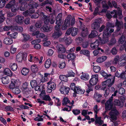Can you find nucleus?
Segmentation results:
<instances>
[{
  "mask_svg": "<svg viewBox=\"0 0 126 126\" xmlns=\"http://www.w3.org/2000/svg\"><path fill=\"white\" fill-rule=\"evenodd\" d=\"M115 77L112 76L111 78H109L107 80L103 81L102 83V89L101 90L105 91L107 88H109L112 86L114 83Z\"/></svg>",
  "mask_w": 126,
  "mask_h": 126,
  "instance_id": "nucleus-1",
  "label": "nucleus"
},
{
  "mask_svg": "<svg viewBox=\"0 0 126 126\" xmlns=\"http://www.w3.org/2000/svg\"><path fill=\"white\" fill-rule=\"evenodd\" d=\"M71 16H68L64 21V24L62 26V29L65 30L67 28L73 26L75 23V19L72 18Z\"/></svg>",
  "mask_w": 126,
  "mask_h": 126,
  "instance_id": "nucleus-2",
  "label": "nucleus"
},
{
  "mask_svg": "<svg viewBox=\"0 0 126 126\" xmlns=\"http://www.w3.org/2000/svg\"><path fill=\"white\" fill-rule=\"evenodd\" d=\"M119 114V112L117 110L115 109L111 110L109 113L111 121L113 122L115 126H117L118 124L116 122H113L117 120V116Z\"/></svg>",
  "mask_w": 126,
  "mask_h": 126,
  "instance_id": "nucleus-3",
  "label": "nucleus"
},
{
  "mask_svg": "<svg viewBox=\"0 0 126 126\" xmlns=\"http://www.w3.org/2000/svg\"><path fill=\"white\" fill-rule=\"evenodd\" d=\"M109 31L108 28H106L103 31V38L102 39L100 40L102 44L107 43L109 41V38L111 34L109 33Z\"/></svg>",
  "mask_w": 126,
  "mask_h": 126,
  "instance_id": "nucleus-4",
  "label": "nucleus"
},
{
  "mask_svg": "<svg viewBox=\"0 0 126 126\" xmlns=\"http://www.w3.org/2000/svg\"><path fill=\"white\" fill-rule=\"evenodd\" d=\"M98 80V75H92V77L89 80V82L90 85L93 86L97 84Z\"/></svg>",
  "mask_w": 126,
  "mask_h": 126,
  "instance_id": "nucleus-5",
  "label": "nucleus"
},
{
  "mask_svg": "<svg viewBox=\"0 0 126 126\" xmlns=\"http://www.w3.org/2000/svg\"><path fill=\"white\" fill-rule=\"evenodd\" d=\"M26 56V53L20 52L16 55V61L18 62H21L24 57Z\"/></svg>",
  "mask_w": 126,
  "mask_h": 126,
  "instance_id": "nucleus-6",
  "label": "nucleus"
},
{
  "mask_svg": "<svg viewBox=\"0 0 126 126\" xmlns=\"http://www.w3.org/2000/svg\"><path fill=\"white\" fill-rule=\"evenodd\" d=\"M11 82L9 85V88L13 90L17 86L18 82L17 80L12 79Z\"/></svg>",
  "mask_w": 126,
  "mask_h": 126,
  "instance_id": "nucleus-7",
  "label": "nucleus"
},
{
  "mask_svg": "<svg viewBox=\"0 0 126 126\" xmlns=\"http://www.w3.org/2000/svg\"><path fill=\"white\" fill-rule=\"evenodd\" d=\"M122 22L119 21L117 19H116V22L115 23V27L116 28V31L119 32L120 31L123 26Z\"/></svg>",
  "mask_w": 126,
  "mask_h": 126,
  "instance_id": "nucleus-8",
  "label": "nucleus"
},
{
  "mask_svg": "<svg viewBox=\"0 0 126 126\" xmlns=\"http://www.w3.org/2000/svg\"><path fill=\"white\" fill-rule=\"evenodd\" d=\"M52 29V27L46 24L44 25L41 28V30L43 32H50Z\"/></svg>",
  "mask_w": 126,
  "mask_h": 126,
  "instance_id": "nucleus-9",
  "label": "nucleus"
},
{
  "mask_svg": "<svg viewBox=\"0 0 126 126\" xmlns=\"http://www.w3.org/2000/svg\"><path fill=\"white\" fill-rule=\"evenodd\" d=\"M70 90L69 87L65 86L62 87L60 89V91L62 94H65L69 93Z\"/></svg>",
  "mask_w": 126,
  "mask_h": 126,
  "instance_id": "nucleus-10",
  "label": "nucleus"
},
{
  "mask_svg": "<svg viewBox=\"0 0 126 126\" xmlns=\"http://www.w3.org/2000/svg\"><path fill=\"white\" fill-rule=\"evenodd\" d=\"M42 100L49 101V102L48 104V105H49L51 106L53 104V102L52 101L51 99L50 96L48 95H45L44 96V97L42 99Z\"/></svg>",
  "mask_w": 126,
  "mask_h": 126,
  "instance_id": "nucleus-11",
  "label": "nucleus"
},
{
  "mask_svg": "<svg viewBox=\"0 0 126 126\" xmlns=\"http://www.w3.org/2000/svg\"><path fill=\"white\" fill-rule=\"evenodd\" d=\"M13 40L10 37H6L3 40V43L5 44L9 45L13 43Z\"/></svg>",
  "mask_w": 126,
  "mask_h": 126,
  "instance_id": "nucleus-12",
  "label": "nucleus"
},
{
  "mask_svg": "<svg viewBox=\"0 0 126 126\" xmlns=\"http://www.w3.org/2000/svg\"><path fill=\"white\" fill-rule=\"evenodd\" d=\"M56 47L59 52L62 53L65 52V48L62 45L58 44L57 46Z\"/></svg>",
  "mask_w": 126,
  "mask_h": 126,
  "instance_id": "nucleus-13",
  "label": "nucleus"
},
{
  "mask_svg": "<svg viewBox=\"0 0 126 126\" xmlns=\"http://www.w3.org/2000/svg\"><path fill=\"white\" fill-rule=\"evenodd\" d=\"M62 33L61 31H58L52 33V37L54 39H57L61 36Z\"/></svg>",
  "mask_w": 126,
  "mask_h": 126,
  "instance_id": "nucleus-14",
  "label": "nucleus"
},
{
  "mask_svg": "<svg viewBox=\"0 0 126 126\" xmlns=\"http://www.w3.org/2000/svg\"><path fill=\"white\" fill-rule=\"evenodd\" d=\"M100 27V23L98 21L95 20L92 24V28L94 29L97 30Z\"/></svg>",
  "mask_w": 126,
  "mask_h": 126,
  "instance_id": "nucleus-15",
  "label": "nucleus"
},
{
  "mask_svg": "<svg viewBox=\"0 0 126 126\" xmlns=\"http://www.w3.org/2000/svg\"><path fill=\"white\" fill-rule=\"evenodd\" d=\"M88 30L87 28L84 27L82 28V30L81 33V35L83 37H85L88 34Z\"/></svg>",
  "mask_w": 126,
  "mask_h": 126,
  "instance_id": "nucleus-16",
  "label": "nucleus"
},
{
  "mask_svg": "<svg viewBox=\"0 0 126 126\" xmlns=\"http://www.w3.org/2000/svg\"><path fill=\"white\" fill-rule=\"evenodd\" d=\"M47 84H48L47 88H51L53 90L55 89L56 85L54 82L50 81L47 83Z\"/></svg>",
  "mask_w": 126,
  "mask_h": 126,
  "instance_id": "nucleus-17",
  "label": "nucleus"
},
{
  "mask_svg": "<svg viewBox=\"0 0 126 126\" xmlns=\"http://www.w3.org/2000/svg\"><path fill=\"white\" fill-rule=\"evenodd\" d=\"M16 1L15 0H12L10 1L6 5L5 7L10 8L13 6H16Z\"/></svg>",
  "mask_w": 126,
  "mask_h": 126,
  "instance_id": "nucleus-18",
  "label": "nucleus"
},
{
  "mask_svg": "<svg viewBox=\"0 0 126 126\" xmlns=\"http://www.w3.org/2000/svg\"><path fill=\"white\" fill-rule=\"evenodd\" d=\"M99 45V40H96L95 42L91 44L90 47L93 49H95Z\"/></svg>",
  "mask_w": 126,
  "mask_h": 126,
  "instance_id": "nucleus-19",
  "label": "nucleus"
},
{
  "mask_svg": "<svg viewBox=\"0 0 126 126\" xmlns=\"http://www.w3.org/2000/svg\"><path fill=\"white\" fill-rule=\"evenodd\" d=\"M100 74L103 77H104V79H108L110 77V78H111V77L112 76L111 74H108L107 73L105 72V71H100Z\"/></svg>",
  "mask_w": 126,
  "mask_h": 126,
  "instance_id": "nucleus-20",
  "label": "nucleus"
},
{
  "mask_svg": "<svg viewBox=\"0 0 126 126\" xmlns=\"http://www.w3.org/2000/svg\"><path fill=\"white\" fill-rule=\"evenodd\" d=\"M24 18L22 16H18L15 18V21L17 23L21 24L23 21Z\"/></svg>",
  "mask_w": 126,
  "mask_h": 126,
  "instance_id": "nucleus-21",
  "label": "nucleus"
},
{
  "mask_svg": "<svg viewBox=\"0 0 126 126\" xmlns=\"http://www.w3.org/2000/svg\"><path fill=\"white\" fill-rule=\"evenodd\" d=\"M94 98L96 100V102L98 103L100 102V98L102 96V95L97 93H95L94 94Z\"/></svg>",
  "mask_w": 126,
  "mask_h": 126,
  "instance_id": "nucleus-22",
  "label": "nucleus"
},
{
  "mask_svg": "<svg viewBox=\"0 0 126 126\" xmlns=\"http://www.w3.org/2000/svg\"><path fill=\"white\" fill-rule=\"evenodd\" d=\"M62 39L68 45H69L72 42V40L69 36L64 37Z\"/></svg>",
  "mask_w": 126,
  "mask_h": 126,
  "instance_id": "nucleus-23",
  "label": "nucleus"
},
{
  "mask_svg": "<svg viewBox=\"0 0 126 126\" xmlns=\"http://www.w3.org/2000/svg\"><path fill=\"white\" fill-rule=\"evenodd\" d=\"M107 56H103L98 58L96 60L97 62L99 63H101L107 59Z\"/></svg>",
  "mask_w": 126,
  "mask_h": 126,
  "instance_id": "nucleus-24",
  "label": "nucleus"
},
{
  "mask_svg": "<svg viewBox=\"0 0 126 126\" xmlns=\"http://www.w3.org/2000/svg\"><path fill=\"white\" fill-rule=\"evenodd\" d=\"M1 80L2 83L4 84H6L8 83L9 81L8 77L7 76L1 78Z\"/></svg>",
  "mask_w": 126,
  "mask_h": 126,
  "instance_id": "nucleus-25",
  "label": "nucleus"
},
{
  "mask_svg": "<svg viewBox=\"0 0 126 126\" xmlns=\"http://www.w3.org/2000/svg\"><path fill=\"white\" fill-rule=\"evenodd\" d=\"M81 79L83 80H87L89 79L90 77L89 74L86 73L83 74L81 77Z\"/></svg>",
  "mask_w": 126,
  "mask_h": 126,
  "instance_id": "nucleus-26",
  "label": "nucleus"
},
{
  "mask_svg": "<svg viewBox=\"0 0 126 126\" xmlns=\"http://www.w3.org/2000/svg\"><path fill=\"white\" fill-rule=\"evenodd\" d=\"M71 35L73 36H75L77 34L78 30L76 28H71Z\"/></svg>",
  "mask_w": 126,
  "mask_h": 126,
  "instance_id": "nucleus-27",
  "label": "nucleus"
},
{
  "mask_svg": "<svg viewBox=\"0 0 126 126\" xmlns=\"http://www.w3.org/2000/svg\"><path fill=\"white\" fill-rule=\"evenodd\" d=\"M117 16L119 17V19H121L123 18V16L122 15V11L121 9L119 7H117Z\"/></svg>",
  "mask_w": 126,
  "mask_h": 126,
  "instance_id": "nucleus-28",
  "label": "nucleus"
},
{
  "mask_svg": "<svg viewBox=\"0 0 126 126\" xmlns=\"http://www.w3.org/2000/svg\"><path fill=\"white\" fill-rule=\"evenodd\" d=\"M97 34V32L95 30H93L89 35L88 37L90 38H92L96 36Z\"/></svg>",
  "mask_w": 126,
  "mask_h": 126,
  "instance_id": "nucleus-29",
  "label": "nucleus"
},
{
  "mask_svg": "<svg viewBox=\"0 0 126 126\" xmlns=\"http://www.w3.org/2000/svg\"><path fill=\"white\" fill-rule=\"evenodd\" d=\"M125 39V35L122 34L119 38L118 40V42L119 44H122L124 42Z\"/></svg>",
  "mask_w": 126,
  "mask_h": 126,
  "instance_id": "nucleus-30",
  "label": "nucleus"
},
{
  "mask_svg": "<svg viewBox=\"0 0 126 126\" xmlns=\"http://www.w3.org/2000/svg\"><path fill=\"white\" fill-rule=\"evenodd\" d=\"M30 85L32 88H36L37 87V82L35 80H31L30 82Z\"/></svg>",
  "mask_w": 126,
  "mask_h": 126,
  "instance_id": "nucleus-31",
  "label": "nucleus"
},
{
  "mask_svg": "<svg viewBox=\"0 0 126 126\" xmlns=\"http://www.w3.org/2000/svg\"><path fill=\"white\" fill-rule=\"evenodd\" d=\"M77 92V94H84L85 90H84L80 88V87L78 86L76 89Z\"/></svg>",
  "mask_w": 126,
  "mask_h": 126,
  "instance_id": "nucleus-32",
  "label": "nucleus"
},
{
  "mask_svg": "<svg viewBox=\"0 0 126 126\" xmlns=\"http://www.w3.org/2000/svg\"><path fill=\"white\" fill-rule=\"evenodd\" d=\"M114 105L115 106H117L120 108H121L123 107L121 105V103L119 99H115L113 102Z\"/></svg>",
  "mask_w": 126,
  "mask_h": 126,
  "instance_id": "nucleus-33",
  "label": "nucleus"
},
{
  "mask_svg": "<svg viewBox=\"0 0 126 126\" xmlns=\"http://www.w3.org/2000/svg\"><path fill=\"white\" fill-rule=\"evenodd\" d=\"M51 64V60L50 59H48L46 62L45 64V66L46 68H48L50 66Z\"/></svg>",
  "mask_w": 126,
  "mask_h": 126,
  "instance_id": "nucleus-34",
  "label": "nucleus"
},
{
  "mask_svg": "<svg viewBox=\"0 0 126 126\" xmlns=\"http://www.w3.org/2000/svg\"><path fill=\"white\" fill-rule=\"evenodd\" d=\"M104 123V121L101 119V117L95 123H94L95 125L98 126H101Z\"/></svg>",
  "mask_w": 126,
  "mask_h": 126,
  "instance_id": "nucleus-35",
  "label": "nucleus"
},
{
  "mask_svg": "<svg viewBox=\"0 0 126 126\" xmlns=\"http://www.w3.org/2000/svg\"><path fill=\"white\" fill-rule=\"evenodd\" d=\"M80 54H83L86 55L87 56H89L90 52L89 51L87 50H82L80 51Z\"/></svg>",
  "mask_w": 126,
  "mask_h": 126,
  "instance_id": "nucleus-36",
  "label": "nucleus"
},
{
  "mask_svg": "<svg viewBox=\"0 0 126 126\" xmlns=\"http://www.w3.org/2000/svg\"><path fill=\"white\" fill-rule=\"evenodd\" d=\"M76 58V56L73 53H69L67 55V58L70 60H73Z\"/></svg>",
  "mask_w": 126,
  "mask_h": 126,
  "instance_id": "nucleus-37",
  "label": "nucleus"
},
{
  "mask_svg": "<svg viewBox=\"0 0 126 126\" xmlns=\"http://www.w3.org/2000/svg\"><path fill=\"white\" fill-rule=\"evenodd\" d=\"M27 7L28 5L27 3L22 4L20 6V10L22 11H23L27 9Z\"/></svg>",
  "mask_w": 126,
  "mask_h": 126,
  "instance_id": "nucleus-38",
  "label": "nucleus"
},
{
  "mask_svg": "<svg viewBox=\"0 0 126 126\" xmlns=\"http://www.w3.org/2000/svg\"><path fill=\"white\" fill-rule=\"evenodd\" d=\"M30 92L31 91L29 89L25 91L23 93L24 96L26 97L27 98H28L30 97Z\"/></svg>",
  "mask_w": 126,
  "mask_h": 126,
  "instance_id": "nucleus-39",
  "label": "nucleus"
},
{
  "mask_svg": "<svg viewBox=\"0 0 126 126\" xmlns=\"http://www.w3.org/2000/svg\"><path fill=\"white\" fill-rule=\"evenodd\" d=\"M42 23V21L41 20H38L35 24V26L37 28H40L41 26Z\"/></svg>",
  "mask_w": 126,
  "mask_h": 126,
  "instance_id": "nucleus-40",
  "label": "nucleus"
},
{
  "mask_svg": "<svg viewBox=\"0 0 126 126\" xmlns=\"http://www.w3.org/2000/svg\"><path fill=\"white\" fill-rule=\"evenodd\" d=\"M88 88L86 90V92L88 94L91 91H92L93 90V86L91 85H87Z\"/></svg>",
  "mask_w": 126,
  "mask_h": 126,
  "instance_id": "nucleus-41",
  "label": "nucleus"
},
{
  "mask_svg": "<svg viewBox=\"0 0 126 126\" xmlns=\"http://www.w3.org/2000/svg\"><path fill=\"white\" fill-rule=\"evenodd\" d=\"M67 76H66L64 75H62L59 76V79L62 81H66L67 80Z\"/></svg>",
  "mask_w": 126,
  "mask_h": 126,
  "instance_id": "nucleus-42",
  "label": "nucleus"
},
{
  "mask_svg": "<svg viewBox=\"0 0 126 126\" xmlns=\"http://www.w3.org/2000/svg\"><path fill=\"white\" fill-rule=\"evenodd\" d=\"M24 37V40L25 41H26L28 40L30 38V36L27 34H22Z\"/></svg>",
  "mask_w": 126,
  "mask_h": 126,
  "instance_id": "nucleus-43",
  "label": "nucleus"
},
{
  "mask_svg": "<svg viewBox=\"0 0 126 126\" xmlns=\"http://www.w3.org/2000/svg\"><path fill=\"white\" fill-rule=\"evenodd\" d=\"M116 42V40L114 38H112L110 40V42L108 43L109 46H112L114 45Z\"/></svg>",
  "mask_w": 126,
  "mask_h": 126,
  "instance_id": "nucleus-44",
  "label": "nucleus"
},
{
  "mask_svg": "<svg viewBox=\"0 0 126 126\" xmlns=\"http://www.w3.org/2000/svg\"><path fill=\"white\" fill-rule=\"evenodd\" d=\"M70 87V89L73 91L76 90L78 87L76 86V84L74 83H71Z\"/></svg>",
  "mask_w": 126,
  "mask_h": 126,
  "instance_id": "nucleus-45",
  "label": "nucleus"
},
{
  "mask_svg": "<svg viewBox=\"0 0 126 126\" xmlns=\"http://www.w3.org/2000/svg\"><path fill=\"white\" fill-rule=\"evenodd\" d=\"M72 111L73 114L75 115H79L80 112V110L77 109H73Z\"/></svg>",
  "mask_w": 126,
  "mask_h": 126,
  "instance_id": "nucleus-46",
  "label": "nucleus"
},
{
  "mask_svg": "<svg viewBox=\"0 0 126 126\" xmlns=\"http://www.w3.org/2000/svg\"><path fill=\"white\" fill-rule=\"evenodd\" d=\"M19 7H18L16 5L15 6H13L10 8L12 11L13 12H15L18 10L19 9Z\"/></svg>",
  "mask_w": 126,
  "mask_h": 126,
  "instance_id": "nucleus-47",
  "label": "nucleus"
},
{
  "mask_svg": "<svg viewBox=\"0 0 126 126\" xmlns=\"http://www.w3.org/2000/svg\"><path fill=\"white\" fill-rule=\"evenodd\" d=\"M12 91L14 93L16 94H19L21 92L19 89L18 88H15L12 90Z\"/></svg>",
  "mask_w": 126,
  "mask_h": 126,
  "instance_id": "nucleus-48",
  "label": "nucleus"
},
{
  "mask_svg": "<svg viewBox=\"0 0 126 126\" xmlns=\"http://www.w3.org/2000/svg\"><path fill=\"white\" fill-rule=\"evenodd\" d=\"M125 89L122 87L119 88L118 90V93L120 94H123L125 93Z\"/></svg>",
  "mask_w": 126,
  "mask_h": 126,
  "instance_id": "nucleus-49",
  "label": "nucleus"
},
{
  "mask_svg": "<svg viewBox=\"0 0 126 126\" xmlns=\"http://www.w3.org/2000/svg\"><path fill=\"white\" fill-rule=\"evenodd\" d=\"M5 0H0V8L3 7L6 3Z\"/></svg>",
  "mask_w": 126,
  "mask_h": 126,
  "instance_id": "nucleus-50",
  "label": "nucleus"
},
{
  "mask_svg": "<svg viewBox=\"0 0 126 126\" xmlns=\"http://www.w3.org/2000/svg\"><path fill=\"white\" fill-rule=\"evenodd\" d=\"M31 68L32 71H38L39 70L36 65H32Z\"/></svg>",
  "mask_w": 126,
  "mask_h": 126,
  "instance_id": "nucleus-51",
  "label": "nucleus"
},
{
  "mask_svg": "<svg viewBox=\"0 0 126 126\" xmlns=\"http://www.w3.org/2000/svg\"><path fill=\"white\" fill-rule=\"evenodd\" d=\"M17 66L16 64L14 63L12 66L11 67V68L13 71H16L17 68Z\"/></svg>",
  "mask_w": 126,
  "mask_h": 126,
  "instance_id": "nucleus-52",
  "label": "nucleus"
},
{
  "mask_svg": "<svg viewBox=\"0 0 126 126\" xmlns=\"http://www.w3.org/2000/svg\"><path fill=\"white\" fill-rule=\"evenodd\" d=\"M41 40L40 39H38L32 41L31 42V43L32 44L35 45L40 43L41 41Z\"/></svg>",
  "mask_w": 126,
  "mask_h": 126,
  "instance_id": "nucleus-53",
  "label": "nucleus"
},
{
  "mask_svg": "<svg viewBox=\"0 0 126 126\" xmlns=\"http://www.w3.org/2000/svg\"><path fill=\"white\" fill-rule=\"evenodd\" d=\"M125 99H126L124 97L122 96L120 97V102L121 103V105L123 107L124 105Z\"/></svg>",
  "mask_w": 126,
  "mask_h": 126,
  "instance_id": "nucleus-54",
  "label": "nucleus"
},
{
  "mask_svg": "<svg viewBox=\"0 0 126 126\" xmlns=\"http://www.w3.org/2000/svg\"><path fill=\"white\" fill-rule=\"evenodd\" d=\"M125 49V51L126 52V40L125 41L124 44L122 45L120 47L121 50H122Z\"/></svg>",
  "mask_w": 126,
  "mask_h": 126,
  "instance_id": "nucleus-55",
  "label": "nucleus"
},
{
  "mask_svg": "<svg viewBox=\"0 0 126 126\" xmlns=\"http://www.w3.org/2000/svg\"><path fill=\"white\" fill-rule=\"evenodd\" d=\"M75 74L73 71H68V74L66 76L67 77H74Z\"/></svg>",
  "mask_w": 126,
  "mask_h": 126,
  "instance_id": "nucleus-56",
  "label": "nucleus"
},
{
  "mask_svg": "<svg viewBox=\"0 0 126 126\" xmlns=\"http://www.w3.org/2000/svg\"><path fill=\"white\" fill-rule=\"evenodd\" d=\"M119 57L118 56H116L114 59V60L113 61V63L115 64H117L119 60Z\"/></svg>",
  "mask_w": 126,
  "mask_h": 126,
  "instance_id": "nucleus-57",
  "label": "nucleus"
},
{
  "mask_svg": "<svg viewBox=\"0 0 126 126\" xmlns=\"http://www.w3.org/2000/svg\"><path fill=\"white\" fill-rule=\"evenodd\" d=\"M105 109L106 110H110L112 108V105L105 104Z\"/></svg>",
  "mask_w": 126,
  "mask_h": 126,
  "instance_id": "nucleus-58",
  "label": "nucleus"
},
{
  "mask_svg": "<svg viewBox=\"0 0 126 126\" xmlns=\"http://www.w3.org/2000/svg\"><path fill=\"white\" fill-rule=\"evenodd\" d=\"M46 37V36L45 35V34L42 33H40L39 32L38 36L37 37V38H44Z\"/></svg>",
  "mask_w": 126,
  "mask_h": 126,
  "instance_id": "nucleus-59",
  "label": "nucleus"
},
{
  "mask_svg": "<svg viewBox=\"0 0 126 126\" xmlns=\"http://www.w3.org/2000/svg\"><path fill=\"white\" fill-rule=\"evenodd\" d=\"M49 22L51 24H54L56 20L55 18L51 16L49 18Z\"/></svg>",
  "mask_w": 126,
  "mask_h": 126,
  "instance_id": "nucleus-60",
  "label": "nucleus"
},
{
  "mask_svg": "<svg viewBox=\"0 0 126 126\" xmlns=\"http://www.w3.org/2000/svg\"><path fill=\"white\" fill-rule=\"evenodd\" d=\"M101 3L103 8H109V6L107 4L106 1H102Z\"/></svg>",
  "mask_w": 126,
  "mask_h": 126,
  "instance_id": "nucleus-61",
  "label": "nucleus"
},
{
  "mask_svg": "<svg viewBox=\"0 0 126 126\" xmlns=\"http://www.w3.org/2000/svg\"><path fill=\"white\" fill-rule=\"evenodd\" d=\"M112 100L113 99L111 98H109V100L106 101V102L105 103V104L112 106Z\"/></svg>",
  "mask_w": 126,
  "mask_h": 126,
  "instance_id": "nucleus-62",
  "label": "nucleus"
},
{
  "mask_svg": "<svg viewBox=\"0 0 126 126\" xmlns=\"http://www.w3.org/2000/svg\"><path fill=\"white\" fill-rule=\"evenodd\" d=\"M94 66L93 70L94 71H100L101 70L99 66L93 65Z\"/></svg>",
  "mask_w": 126,
  "mask_h": 126,
  "instance_id": "nucleus-63",
  "label": "nucleus"
},
{
  "mask_svg": "<svg viewBox=\"0 0 126 126\" xmlns=\"http://www.w3.org/2000/svg\"><path fill=\"white\" fill-rule=\"evenodd\" d=\"M121 79H126V71H123L121 73Z\"/></svg>",
  "mask_w": 126,
  "mask_h": 126,
  "instance_id": "nucleus-64",
  "label": "nucleus"
}]
</instances>
